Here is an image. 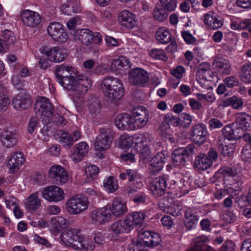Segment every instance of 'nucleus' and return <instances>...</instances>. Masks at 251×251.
<instances>
[{
    "label": "nucleus",
    "instance_id": "1",
    "mask_svg": "<svg viewBox=\"0 0 251 251\" xmlns=\"http://www.w3.org/2000/svg\"><path fill=\"white\" fill-rule=\"evenodd\" d=\"M58 82L65 89L73 92V96L80 99L87 92L91 85L86 76L80 75L73 67L63 64L55 68Z\"/></svg>",
    "mask_w": 251,
    "mask_h": 251
},
{
    "label": "nucleus",
    "instance_id": "2",
    "mask_svg": "<svg viewBox=\"0 0 251 251\" xmlns=\"http://www.w3.org/2000/svg\"><path fill=\"white\" fill-rule=\"evenodd\" d=\"M101 89L108 101L114 103L124 95L125 90L122 81L114 77L104 78L101 83Z\"/></svg>",
    "mask_w": 251,
    "mask_h": 251
},
{
    "label": "nucleus",
    "instance_id": "3",
    "mask_svg": "<svg viewBox=\"0 0 251 251\" xmlns=\"http://www.w3.org/2000/svg\"><path fill=\"white\" fill-rule=\"evenodd\" d=\"M150 141V135L147 133L135 135L133 137V148L142 159H146L150 155L151 151L147 145Z\"/></svg>",
    "mask_w": 251,
    "mask_h": 251
},
{
    "label": "nucleus",
    "instance_id": "4",
    "mask_svg": "<svg viewBox=\"0 0 251 251\" xmlns=\"http://www.w3.org/2000/svg\"><path fill=\"white\" fill-rule=\"evenodd\" d=\"M114 133L109 128H100V134L96 139L94 146L98 151H104L109 149L112 142Z\"/></svg>",
    "mask_w": 251,
    "mask_h": 251
},
{
    "label": "nucleus",
    "instance_id": "5",
    "mask_svg": "<svg viewBox=\"0 0 251 251\" xmlns=\"http://www.w3.org/2000/svg\"><path fill=\"white\" fill-rule=\"evenodd\" d=\"M75 40L80 41L85 45L91 43L100 44L102 41V36L98 32H93L88 29L77 30L74 34Z\"/></svg>",
    "mask_w": 251,
    "mask_h": 251
},
{
    "label": "nucleus",
    "instance_id": "6",
    "mask_svg": "<svg viewBox=\"0 0 251 251\" xmlns=\"http://www.w3.org/2000/svg\"><path fill=\"white\" fill-rule=\"evenodd\" d=\"M88 206L87 199L77 195L71 198L67 201L66 208L70 214L76 215L87 209Z\"/></svg>",
    "mask_w": 251,
    "mask_h": 251
},
{
    "label": "nucleus",
    "instance_id": "7",
    "mask_svg": "<svg viewBox=\"0 0 251 251\" xmlns=\"http://www.w3.org/2000/svg\"><path fill=\"white\" fill-rule=\"evenodd\" d=\"M35 109L41 114L43 120L49 123L53 112V106L50 100L46 97H41L36 101Z\"/></svg>",
    "mask_w": 251,
    "mask_h": 251
},
{
    "label": "nucleus",
    "instance_id": "8",
    "mask_svg": "<svg viewBox=\"0 0 251 251\" xmlns=\"http://www.w3.org/2000/svg\"><path fill=\"white\" fill-rule=\"evenodd\" d=\"M81 237L79 230L76 229H69L61 234V239L67 246L78 249Z\"/></svg>",
    "mask_w": 251,
    "mask_h": 251
},
{
    "label": "nucleus",
    "instance_id": "9",
    "mask_svg": "<svg viewBox=\"0 0 251 251\" xmlns=\"http://www.w3.org/2000/svg\"><path fill=\"white\" fill-rule=\"evenodd\" d=\"M48 33L54 40L64 43L69 39V36L63 25L58 22H53L48 27Z\"/></svg>",
    "mask_w": 251,
    "mask_h": 251
},
{
    "label": "nucleus",
    "instance_id": "10",
    "mask_svg": "<svg viewBox=\"0 0 251 251\" xmlns=\"http://www.w3.org/2000/svg\"><path fill=\"white\" fill-rule=\"evenodd\" d=\"M208 132L203 124H196L193 126L190 131V140L199 146L202 145L206 139Z\"/></svg>",
    "mask_w": 251,
    "mask_h": 251
},
{
    "label": "nucleus",
    "instance_id": "11",
    "mask_svg": "<svg viewBox=\"0 0 251 251\" xmlns=\"http://www.w3.org/2000/svg\"><path fill=\"white\" fill-rule=\"evenodd\" d=\"M132 120L134 125H136L139 128L144 127L149 121V112L146 108L142 106L134 107L131 111Z\"/></svg>",
    "mask_w": 251,
    "mask_h": 251
},
{
    "label": "nucleus",
    "instance_id": "12",
    "mask_svg": "<svg viewBox=\"0 0 251 251\" xmlns=\"http://www.w3.org/2000/svg\"><path fill=\"white\" fill-rule=\"evenodd\" d=\"M40 51L41 53L45 54L48 59L51 62H62L67 56L64 50L59 47H54L51 48L42 47L40 48Z\"/></svg>",
    "mask_w": 251,
    "mask_h": 251
},
{
    "label": "nucleus",
    "instance_id": "13",
    "mask_svg": "<svg viewBox=\"0 0 251 251\" xmlns=\"http://www.w3.org/2000/svg\"><path fill=\"white\" fill-rule=\"evenodd\" d=\"M49 176L53 179L55 183L62 185L68 180L69 176L65 169L60 165L51 167L49 172Z\"/></svg>",
    "mask_w": 251,
    "mask_h": 251
},
{
    "label": "nucleus",
    "instance_id": "14",
    "mask_svg": "<svg viewBox=\"0 0 251 251\" xmlns=\"http://www.w3.org/2000/svg\"><path fill=\"white\" fill-rule=\"evenodd\" d=\"M149 79L148 73L141 68L133 69L129 74L130 83L134 85L143 86L148 82Z\"/></svg>",
    "mask_w": 251,
    "mask_h": 251
},
{
    "label": "nucleus",
    "instance_id": "15",
    "mask_svg": "<svg viewBox=\"0 0 251 251\" xmlns=\"http://www.w3.org/2000/svg\"><path fill=\"white\" fill-rule=\"evenodd\" d=\"M169 179L167 176L157 177L154 178L150 183V187L153 195L157 196H162L164 194Z\"/></svg>",
    "mask_w": 251,
    "mask_h": 251
},
{
    "label": "nucleus",
    "instance_id": "16",
    "mask_svg": "<svg viewBox=\"0 0 251 251\" xmlns=\"http://www.w3.org/2000/svg\"><path fill=\"white\" fill-rule=\"evenodd\" d=\"M59 142L66 148H70L74 143L78 140L81 137V133L79 131H75L71 135L69 133L63 130L57 131Z\"/></svg>",
    "mask_w": 251,
    "mask_h": 251
},
{
    "label": "nucleus",
    "instance_id": "17",
    "mask_svg": "<svg viewBox=\"0 0 251 251\" xmlns=\"http://www.w3.org/2000/svg\"><path fill=\"white\" fill-rule=\"evenodd\" d=\"M63 191L59 187L53 185L48 186L42 192L44 199L49 201H59L64 198Z\"/></svg>",
    "mask_w": 251,
    "mask_h": 251
},
{
    "label": "nucleus",
    "instance_id": "18",
    "mask_svg": "<svg viewBox=\"0 0 251 251\" xmlns=\"http://www.w3.org/2000/svg\"><path fill=\"white\" fill-rule=\"evenodd\" d=\"M21 18L25 25L31 27H36L41 21L37 12L29 10H24L21 13Z\"/></svg>",
    "mask_w": 251,
    "mask_h": 251
},
{
    "label": "nucleus",
    "instance_id": "19",
    "mask_svg": "<svg viewBox=\"0 0 251 251\" xmlns=\"http://www.w3.org/2000/svg\"><path fill=\"white\" fill-rule=\"evenodd\" d=\"M11 103L15 109L22 111L28 108L31 101L29 95L26 92H21L14 97Z\"/></svg>",
    "mask_w": 251,
    "mask_h": 251
},
{
    "label": "nucleus",
    "instance_id": "20",
    "mask_svg": "<svg viewBox=\"0 0 251 251\" xmlns=\"http://www.w3.org/2000/svg\"><path fill=\"white\" fill-rule=\"evenodd\" d=\"M119 23L123 26L131 29L136 26V16L128 10L121 11L118 17Z\"/></svg>",
    "mask_w": 251,
    "mask_h": 251
},
{
    "label": "nucleus",
    "instance_id": "21",
    "mask_svg": "<svg viewBox=\"0 0 251 251\" xmlns=\"http://www.w3.org/2000/svg\"><path fill=\"white\" fill-rule=\"evenodd\" d=\"M223 20L220 15L213 11H210L204 16L203 22L210 29L215 30L221 27Z\"/></svg>",
    "mask_w": 251,
    "mask_h": 251
},
{
    "label": "nucleus",
    "instance_id": "22",
    "mask_svg": "<svg viewBox=\"0 0 251 251\" xmlns=\"http://www.w3.org/2000/svg\"><path fill=\"white\" fill-rule=\"evenodd\" d=\"M138 239L148 247H153L158 245L161 239L160 235L156 233L146 231L140 233Z\"/></svg>",
    "mask_w": 251,
    "mask_h": 251
},
{
    "label": "nucleus",
    "instance_id": "23",
    "mask_svg": "<svg viewBox=\"0 0 251 251\" xmlns=\"http://www.w3.org/2000/svg\"><path fill=\"white\" fill-rule=\"evenodd\" d=\"M0 141L2 145L7 149L13 148L18 142L16 134L8 128L0 133Z\"/></svg>",
    "mask_w": 251,
    "mask_h": 251
},
{
    "label": "nucleus",
    "instance_id": "24",
    "mask_svg": "<svg viewBox=\"0 0 251 251\" xmlns=\"http://www.w3.org/2000/svg\"><path fill=\"white\" fill-rule=\"evenodd\" d=\"M89 146L86 142L76 144L73 148L71 158L75 163L79 162L87 155L89 151Z\"/></svg>",
    "mask_w": 251,
    "mask_h": 251
},
{
    "label": "nucleus",
    "instance_id": "25",
    "mask_svg": "<svg viewBox=\"0 0 251 251\" xmlns=\"http://www.w3.org/2000/svg\"><path fill=\"white\" fill-rule=\"evenodd\" d=\"M114 123L116 126L121 130H128L135 126L133 124L132 117L127 113L119 114Z\"/></svg>",
    "mask_w": 251,
    "mask_h": 251
},
{
    "label": "nucleus",
    "instance_id": "26",
    "mask_svg": "<svg viewBox=\"0 0 251 251\" xmlns=\"http://www.w3.org/2000/svg\"><path fill=\"white\" fill-rule=\"evenodd\" d=\"M235 123L237 128L249 130L251 129V116L246 112H238L235 115Z\"/></svg>",
    "mask_w": 251,
    "mask_h": 251
},
{
    "label": "nucleus",
    "instance_id": "27",
    "mask_svg": "<svg viewBox=\"0 0 251 251\" xmlns=\"http://www.w3.org/2000/svg\"><path fill=\"white\" fill-rule=\"evenodd\" d=\"M196 210L194 208L189 207L185 212L184 223L188 230L194 229L196 227L199 221Z\"/></svg>",
    "mask_w": 251,
    "mask_h": 251
},
{
    "label": "nucleus",
    "instance_id": "28",
    "mask_svg": "<svg viewBox=\"0 0 251 251\" xmlns=\"http://www.w3.org/2000/svg\"><path fill=\"white\" fill-rule=\"evenodd\" d=\"M208 242L207 236H198L193 239L194 246L186 251H215L212 248L207 245Z\"/></svg>",
    "mask_w": 251,
    "mask_h": 251
},
{
    "label": "nucleus",
    "instance_id": "29",
    "mask_svg": "<svg viewBox=\"0 0 251 251\" xmlns=\"http://www.w3.org/2000/svg\"><path fill=\"white\" fill-rule=\"evenodd\" d=\"M109 211L105 208L95 210L91 214V221L96 225L102 224L110 219Z\"/></svg>",
    "mask_w": 251,
    "mask_h": 251
},
{
    "label": "nucleus",
    "instance_id": "30",
    "mask_svg": "<svg viewBox=\"0 0 251 251\" xmlns=\"http://www.w3.org/2000/svg\"><path fill=\"white\" fill-rule=\"evenodd\" d=\"M69 221L63 217L58 216L52 218L48 223V227L52 233L58 232L69 225Z\"/></svg>",
    "mask_w": 251,
    "mask_h": 251
},
{
    "label": "nucleus",
    "instance_id": "31",
    "mask_svg": "<svg viewBox=\"0 0 251 251\" xmlns=\"http://www.w3.org/2000/svg\"><path fill=\"white\" fill-rule=\"evenodd\" d=\"M15 41L16 38L13 32L9 30H4L0 39V52H5L8 47L13 45Z\"/></svg>",
    "mask_w": 251,
    "mask_h": 251
},
{
    "label": "nucleus",
    "instance_id": "32",
    "mask_svg": "<svg viewBox=\"0 0 251 251\" xmlns=\"http://www.w3.org/2000/svg\"><path fill=\"white\" fill-rule=\"evenodd\" d=\"M145 218L144 211H136L128 214L126 219L131 229L134 226L143 225Z\"/></svg>",
    "mask_w": 251,
    "mask_h": 251
},
{
    "label": "nucleus",
    "instance_id": "33",
    "mask_svg": "<svg viewBox=\"0 0 251 251\" xmlns=\"http://www.w3.org/2000/svg\"><path fill=\"white\" fill-rule=\"evenodd\" d=\"M24 161L25 158L22 152H16L14 153L8 161L7 166L10 172L13 173L18 171L19 169V166L22 165Z\"/></svg>",
    "mask_w": 251,
    "mask_h": 251
},
{
    "label": "nucleus",
    "instance_id": "34",
    "mask_svg": "<svg viewBox=\"0 0 251 251\" xmlns=\"http://www.w3.org/2000/svg\"><path fill=\"white\" fill-rule=\"evenodd\" d=\"M130 230L131 228L126 219L114 222L111 225L109 228V231L115 235L127 233Z\"/></svg>",
    "mask_w": 251,
    "mask_h": 251
},
{
    "label": "nucleus",
    "instance_id": "35",
    "mask_svg": "<svg viewBox=\"0 0 251 251\" xmlns=\"http://www.w3.org/2000/svg\"><path fill=\"white\" fill-rule=\"evenodd\" d=\"M165 155L162 152H159L151 160L149 169L154 174L160 172L164 164Z\"/></svg>",
    "mask_w": 251,
    "mask_h": 251
},
{
    "label": "nucleus",
    "instance_id": "36",
    "mask_svg": "<svg viewBox=\"0 0 251 251\" xmlns=\"http://www.w3.org/2000/svg\"><path fill=\"white\" fill-rule=\"evenodd\" d=\"M213 66L220 75H229L231 72L230 65L228 61L221 58L215 59Z\"/></svg>",
    "mask_w": 251,
    "mask_h": 251
},
{
    "label": "nucleus",
    "instance_id": "37",
    "mask_svg": "<svg viewBox=\"0 0 251 251\" xmlns=\"http://www.w3.org/2000/svg\"><path fill=\"white\" fill-rule=\"evenodd\" d=\"M130 62L126 57L122 56L119 58L114 59L111 62L110 70L116 74L120 73L123 68L128 69L130 67Z\"/></svg>",
    "mask_w": 251,
    "mask_h": 251
},
{
    "label": "nucleus",
    "instance_id": "38",
    "mask_svg": "<svg viewBox=\"0 0 251 251\" xmlns=\"http://www.w3.org/2000/svg\"><path fill=\"white\" fill-rule=\"evenodd\" d=\"M233 124L226 126L223 129V135L228 140H236L241 138V129L233 127Z\"/></svg>",
    "mask_w": 251,
    "mask_h": 251
},
{
    "label": "nucleus",
    "instance_id": "39",
    "mask_svg": "<svg viewBox=\"0 0 251 251\" xmlns=\"http://www.w3.org/2000/svg\"><path fill=\"white\" fill-rule=\"evenodd\" d=\"M159 207L161 210L167 214H169L173 216L177 217L181 214V209L171 203L170 205L167 201L165 200L160 201L159 203Z\"/></svg>",
    "mask_w": 251,
    "mask_h": 251
},
{
    "label": "nucleus",
    "instance_id": "40",
    "mask_svg": "<svg viewBox=\"0 0 251 251\" xmlns=\"http://www.w3.org/2000/svg\"><path fill=\"white\" fill-rule=\"evenodd\" d=\"M113 215L120 216L127 212V209L126 203L120 199H115L110 208Z\"/></svg>",
    "mask_w": 251,
    "mask_h": 251
},
{
    "label": "nucleus",
    "instance_id": "41",
    "mask_svg": "<svg viewBox=\"0 0 251 251\" xmlns=\"http://www.w3.org/2000/svg\"><path fill=\"white\" fill-rule=\"evenodd\" d=\"M211 163L207 155L201 153L196 157L194 165L199 170H205L210 167Z\"/></svg>",
    "mask_w": 251,
    "mask_h": 251
},
{
    "label": "nucleus",
    "instance_id": "42",
    "mask_svg": "<svg viewBox=\"0 0 251 251\" xmlns=\"http://www.w3.org/2000/svg\"><path fill=\"white\" fill-rule=\"evenodd\" d=\"M240 80L244 83L251 84V63H246L239 70Z\"/></svg>",
    "mask_w": 251,
    "mask_h": 251
},
{
    "label": "nucleus",
    "instance_id": "43",
    "mask_svg": "<svg viewBox=\"0 0 251 251\" xmlns=\"http://www.w3.org/2000/svg\"><path fill=\"white\" fill-rule=\"evenodd\" d=\"M87 106L91 114L96 115L99 114L101 109L100 99L97 97H91L88 100Z\"/></svg>",
    "mask_w": 251,
    "mask_h": 251
},
{
    "label": "nucleus",
    "instance_id": "44",
    "mask_svg": "<svg viewBox=\"0 0 251 251\" xmlns=\"http://www.w3.org/2000/svg\"><path fill=\"white\" fill-rule=\"evenodd\" d=\"M155 38L160 43L164 44L168 43L172 39L175 38L172 37L171 34L168 30L163 28H159L156 31Z\"/></svg>",
    "mask_w": 251,
    "mask_h": 251
},
{
    "label": "nucleus",
    "instance_id": "45",
    "mask_svg": "<svg viewBox=\"0 0 251 251\" xmlns=\"http://www.w3.org/2000/svg\"><path fill=\"white\" fill-rule=\"evenodd\" d=\"M41 206V202L36 193L29 196L25 200V206L28 210L35 211Z\"/></svg>",
    "mask_w": 251,
    "mask_h": 251
},
{
    "label": "nucleus",
    "instance_id": "46",
    "mask_svg": "<svg viewBox=\"0 0 251 251\" xmlns=\"http://www.w3.org/2000/svg\"><path fill=\"white\" fill-rule=\"evenodd\" d=\"M127 175L129 181L132 182V185H135L136 188H141L143 184L140 181V176L137 172L134 170H127Z\"/></svg>",
    "mask_w": 251,
    "mask_h": 251
},
{
    "label": "nucleus",
    "instance_id": "47",
    "mask_svg": "<svg viewBox=\"0 0 251 251\" xmlns=\"http://www.w3.org/2000/svg\"><path fill=\"white\" fill-rule=\"evenodd\" d=\"M103 186L106 190L113 193L118 188V184L117 180L113 176H109L103 181Z\"/></svg>",
    "mask_w": 251,
    "mask_h": 251
},
{
    "label": "nucleus",
    "instance_id": "48",
    "mask_svg": "<svg viewBox=\"0 0 251 251\" xmlns=\"http://www.w3.org/2000/svg\"><path fill=\"white\" fill-rule=\"evenodd\" d=\"M172 160L174 163H176L177 165L178 164H184L186 159L184 157L181 150L179 148L175 150L171 155Z\"/></svg>",
    "mask_w": 251,
    "mask_h": 251
},
{
    "label": "nucleus",
    "instance_id": "49",
    "mask_svg": "<svg viewBox=\"0 0 251 251\" xmlns=\"http://www.w3.org/2000/svg\"><path fill=\"white\" fill-rule=\"evenodd\" d=\"M218 173L223 175L225 179L226 177L234 178L237 174L236 169L228 166H223L218 170Z\"/></svg>",
    "mask_w": 251,
    "mask_h": 251
},
{
    "label": "nucleus",
    "instance_id": "50",
    "mask_svg": "<svg viewBox=\"0 0 251 251\" xmlns=\"http://www.w3.org/2000/svg\"><path fill=\"white\" fill-rule=\"evenodd\" d=\"M151 56L155 59H159L163 61H167L168 57L162 50L154 49L150 52Z\"/></svg>",
    "mask_w": 251,
    "mask_h": 251
},
{
    "label": "nucleus",
    "instance_id": "51",
    "mask_svg": "<svg viewBox=\"0 0 251 251\" xmlns=\"http://www.w3.org/2000/svg\"><path fill=\"white\" fill-rule=\"evenodd\" d=\"M53 122L56 125L60 127H63L67 123V121L59 113H52V117L50 118V120L49 123Z\"/></svg>",
    "mask_w": 251,
    "mask_h": 251
},
{
    "label": "nucleus",
    "instance_id": "52",
    "mask_svg": "<svg viewBox=\"0 0 251 251\" xmlns=\"http://www.w3.org/2000/svg\"><path fill=\"white\" fill-rule=\"evenodd\" d=\"M164 122L167 125L172 124L175 126H180L181 120L170 113L166 114L164 118Z\"/></svg>",
    "mask_w": 251,
    "mask_h": 251
},
{
    "label": "nucleus",
    "instance_id": "53",
    "mask_svg": "<svg viewBox=\"0 0 251 251\" xmlns=\"http://www.w3.org/2000/svg\"><path fill=\"white\" fill-rule=\"evenodd\" d=\"M159 2L162 8L168 12L174 11L177 4L176 0H159Z\"/></svg>",
    "mask_w": 251,
    "mask_h": 251
},
{
    "label": "nucleus",
    "instance_id": "54",
    "mask_svg": "<svg viewBox=\"0 0 251 251\" xmlns=\"http://www.w3.org/2000/svg\"><path fill=\"white\" fill-rule=\"evenodd\" d=\"M153 15L154 19L159 22H162L165 20L168 16V12L165 9L162 8H155L153 12Z\"/></svg>",
    "mask_w": 251,
    "mask_h": 251
},
{
    "label": "nucleus",
    "instance_id": "55",
    "mask_svg": "<svg viewBox=\"0 0 251 251\" xmlns=\"http://www.w3.org/2000/svg\"><path fill=\"white\" fill-rule=\"evenodd\" d=\"M81 241L79 244L78 249L83 248L86 251H92L95 249V246L92 241H90L87 239H84L81 236L80 238Z\"/></svg>",
    "mask_w": 251,
    "mask_h": 251
},
{
    "label": "nucleus",
    "instance_id": "56",
    "mask_svg": "<svg viewBox=\"0 0 251 251\" xmlns=\"http://www.w3.org/2000/svg\"><path fill=\"white\" fill-rule=\"evenodd\" d=\"M99 172V168L95 165H90L85 169V174L88 177L94 179Z\"/></svg>",
    "mask_w": 251,
    "mask_h": 251
},
{
    "label": "nucleus",
    "instance_id": "57",
    "mask_svg": "<svg viewBox=\"0 0 251 251\" xmlns=\"http://www.w3.org/2000/svg\"><path fill=\"white\" fill-rule=\"evenodd\" d=\"M219 149L221 152L224 156H230L234 151V148L232 145L229 144L228 145H225L223 143H221L219 145Z\"/></svg>",
    "mask_w": 251,
    "mask_h": 251
},
{
    "label": "nucleus",
    "instance_id": "58",
    "mask_svg": "<svg viewBox=\"0 0 251 251\" xmlns=\"http://www.w3.org/2000/svg\"><path fill=\"white\" fill-rule=\"evenodd\" d=\"M179 119L181 120V124L180 126L187 128L189 127L192 123V117L188 114L183 113L180 115Z\"/></svg>",
    "mask_w": 251,
    "mask_h": 251
},
{
    "label": "nucleus",
    "instance_id": "59",
    "mask_svg": "<svg viewBox=\"0 0 251 251\" xmlns=\"http://www.w3.org/2000/svg\"><path fill=\"white\" fill-rule=\"evenodd\" d=\"M179 149L181 150L184 157L187 159L194 154L196 148L194 144H191L185 148H179Z\"/></svg>",
    "mask_w": 251,
    "mask_h": 251
},
{
    "label": "nucleus",
    "instance_id": "60",
    "mask_svg": "<svg viewBox=\"0 0 251 251\" xmlns=\"http://www.w3.org/2000/svg\"><path fill=\"white\" fill-rule=\"evenodd\" d=\"M181 35L185 41L188 44H195L197 41V39L190 33L189 31L183 30L181 32Z\"/></svg>",
    "mask_w": 251,
    "mask_h": 251
},
{
    "label": "nucleus",
    "instance_id": "61",
    "mask_svg": "<svg viewBox=\"0 0 251 251\" xmlns=\"http://www.w3.org/2000/svg\"><path fill=\"white\" fill-rule=\"evenodd\" d=\"M39 124V120L37 117L30 118L27 126V131L29 133L32 134L36 129Z\"/></svg>",
    "mask_w": 251,
    "mask_h": 251
},
{
    "label": "nucleus",
    "instance_id": "62",
    "mask_svg": "<svg viewBox=\"0 0 251 251\" xmlns=\"http://www.w3.org/2000/svg\"><path fill=\"white\" fill-rule=\"evenodd\" d=\"M244 101L240 98L236 96L231 97V106L235 109H239L243 105Z\"/></svg>",
    "mask_w": 251,
    "mask_h": 251
},
{
    "label": "nucleus",
    "instance_id": "63",
    "mask_svg": "<svg viewBox=\"0 0 251 251\" xmlns=\"http://www.w3.org/2000/svg\"><path fill=\"white\" fill-rule=\"evenodd\" d=\"M185 69L182 66H178L175 69L171 71V75L177 78H181L183 73H184Z\"/></svg>",
    "mask_w": 251,
    "mask_h": 251
},
{
    "label": "nucleus",
    "instance_id": "64",
    "mask_svg": "<svg viewBox=\"0 0 251 251\" xmlns=\"http://www.w3.org/2000/svg\"><path fill=\"white\" fill-rule=\"evenodd\" d=\"M147 247H149L137 239L136 242L134 244L132 250L133 251H147Z\"/></svg>",
    "mask_w": 251,
    "mask_h": 251
}]
</instances>
